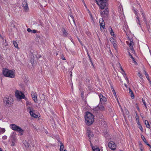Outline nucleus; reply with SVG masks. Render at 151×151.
<instances>
[{"mask_svg": "<svg viewBox=\"0 0 151 151\" xmlns=\"http://www.w3.org/2000/svg\"><path fill=\"white\" fill-rule=\"evenodd\" d=\"M124 85L125 86V87H126L127 88V85H126V84L124 83Z\"/></svg>", "mask_w": 151, "mask_h": 151, "instance_id": "nucleus-59", "label": "nucleus"}, {"mask_svg": "<svg viewBox=\"0 0 151 151\" xmlns=\"http://www.w3.org/2000/svg\"><path fill=\"white\" fill-rule=\"evenodd\" d=\"M87 134L90 139L91 140V139L93 138V133L90 132V131H88L87 132Z\"/></svg>", "mask_w": 151, "mask_h": 151, "instance_id": "nucleus-17", "label": "nucleus"}, {"mask_svg": "<svg viewBox=\"0 0 151 151\" xmlns=\"http://www.w3.org/2000/svg\"><path fill=\"white\" fill-rule=\"evenodd\" d=\"M13 22H14L13 21H12V22H11V26L13 27H15V26L13 24Z\"/></svg>", "mask_w": 151, "mask_h": 151, "instance_id": "nucleus-42", "label": "nucleus"}, {"mask_svg": "<svg viewBox=\"0 0 151 151\" xmlns=\"http://www.w3.org/2000/svg\"><path fill=\"white\" fill-rule=\"evenodd\" d=\"M108 14V11L107 9H105L103 12H101V15L102 17H105L107 16Z\"/></svg>", "mask_w": 151, "mask_h": 151, "instance_id": "nucleus-14", "label": "nucleus"}, {"mask_svg": "<svg viewBox=\"0 0 151 151\" xmlns=\"http://www.w3.org/2000/svg\"><path fill=\"white\" fill-rule=\"evenodd\" d=\"M145 123L147 127L148 128H150V125L148 121L146 120L145 122Z\"/></svg>", "mask_w": 151, "mask_h": 151, "instance_id": "nucleus-22", "label": "nucleus"}, {"mask_svg": "<svg viewBox=\"0 0 151 151\" xmlns=\"http://www.w3.org/2000/svg\"><path fill=\"white\" fill-rule=\"evenodd\" d=\"M119 107H120V108H122V107H121V106L120 104H119Z\"/></svg>", "mask_w": 151, "mask_h": 151, "instance_id": "nucleus-61", "label": "nucleus"}, {"mask_svg": "<svg viewBox=\"0 0 151 151\" xmlns=\"http://www.w3.org/2000/svg\"><path fill=\"white\" fill-rule=\"evenodd\" d=\"M138 127L140 129L141 131H142L143 129L141 125L140 124H139V125Z\"/></svg>", "mask_w": 151, "mask_h": 151, "instance_id": "nucleus-40", "label": "nucleus"}, {"mask_svg": "<svg viewBox=\"0 0 151 151\" xmlns=\"http://www.w3.org/2000/svg\"><path fill=\"white\" fill-rule=\"evenodd\" d=\"M141 138L143 140V141L145 143H147V142L145 138V137L143 135H141Z\"/></svg>", "mask_w": 151, "mask_h": 151, "instance_id": "nucleus-27", "label": "nucleus"}, {"mask_svg": "<svg viewBox=\"0 0 151 151\" xmlns=\"http://www.w3.org/2000/svg\"><path fill=\"white\" fill-rule=\"evenodd\" d=\"M119 65L121 66V70L122 71H123V73H124V74L125 75V73L124 72V70H123V69H122V67L121 66L120 64L119 63Z\"/></svg>", "mask_w": 151, "mask_h": 151, "instance_id": "nucleus-47", "label": "nucleus"}, {"mask_svg": "<svg viewBox=\"0 0 151 151\" xmlns=\"http://www.w3.org/2000/svg\"><path fill=\"white\" fill-rule=\"evenodd\" d=\"M109 31L110 32L111 35L113 36L114 35V33L111 27H110L109 29Z\"/></svg>", "mask_w": 151, "mask_h": 151, "instance_id": "nucleus-28", "label": "nucleus"}, {"mask_svg": "<svg viewBox=\"0 0 151 151\" xmlns=\"http://www.w3.org/2000/svg\"><path fill=\"white\" fill-rule=\"evenodd\" d=\"M3 73L4 76L7 77L14 78L15 76L14 70L12 71L5 69L3 70Z\"/></svg>", "mask_w": 151, "mask_h": 151, "instance_id": "nucleus-2", "label": "nucleus"}, {"mask_svg": "<svg viewBox=\"0 0 151 151\" xmlns=\"http://www.w3.org/2000/svg\"><path fill=\"white\" fill-rule=\"evenodd\" d=\"M88 56H89V58L90 59V62H91V63H92V64L93 65L92 60H91L90 56L89 55H88Z\"/></svg>", "mask_w": 151, "mask_h": 151, "instance_id": "nucleus-50", "label": "nucleus"}, {"mask_svg": "<svg viewBox=\"0 0 151 151\" xmlns=\"http://www.w3.org/2000/svg\"><path fill=\"white\" fill-rule=\"evenodd\" d=\"M134 12L135 13V14L137 16L136 18L137 19V22L138 24H139L140 25V22L139 20V17L138 16V14H137V11L135 10H134Z\"/></svg>", "mask_w": 151, "mask_h": 151, "instance_id": "nucleus-18", "label": "nucleus"}, {"mask_svg": "<svg viewBox=\"0 0 151 151\" xmlns=\"http://www.w3.org/2000/svg\"><path fill=\"white\" fill-rule=\"evenodd\" d=\"M128 54L129 55V56H130L131 58L132 59V60L133 61V62L134 63H135V64H136L137 63V62L135 61L134 58L132 56V55H131V53H130L129 52H128Z\"/></svg>", "mask_w": 151, "mask_h": 151, "instance_id": "nucleus-20", "label": "nucleus"}, {"mask_svg": "<svg viewBox=\"0 0 151 151\" xmlns=\"http://www.w3.org/2000/svg\"><path fill=\"white\" fill-rule=\"evenodd\" d=\"M93 151H100L99 149L98 148H95L94 147H92Z\"/></svg>", "mask_w": 151, "mask_h": 151, "instance_id": "nucleus-33", "label": "nucleus"}, {"mask_svg": "<svg viewBox=\"0 0 151 151\" xmlns=\"http://www.w3.org/2000/svg\"><path fill=\"white\" fill-rule=\"evenodd\" d=\"M3 101L4 104L7 106H9L13 104V99L11 96L4 98Z\"/></svg>", "mask_w": 151, "mask_h": 151, "instance_id": "nucleus-4", "label": "nucleus"}, {"mask_svg": "<svg viewBox=\"0 0 151 151\" xmlns=\"http://www.w3.org/2000/svg\"><path fill=\"white\" fill-rule=\"evenodd\" d=\"M138 75L140 78H142V76L139 72L138 73Z\"/></svg>", "mask_w": 151, "mask_h": 151, "instance_id": "nucleus-37", "label": "nucleus"}, {"mask_svg": "<svg viewBox=\"0 0 151 151\" xmlns=\"http://www.w3.org/2000/svg\"><path fill=\"white\" fill-rule=\"evenodd\" d=\"M58 55V53H56V55Z\"/></svg>", "mask_w": 151, "mask_h": 151, "instance_id": "nucleus-63", "label": "nucleus"}, {"mask_svg": "<svg viewBox=\"0 0 151 151\" xmlns=\"http://www.w3.org/2000/svg\"><path fill=\"white\" fill-rule=\"evenodd\" d=\"M110 41L112 44H114V43H116L115 42H116L115 40L113 37H112L110 39Z\"/></svg>", "mask_w": 151, "mask_h": 151, "instance_id": "nucleus-32", "label": "nucleus"}, {"mask_svg": "<svg viewBox=\"0 0 151 151\" xmlns=\"http://www.w3.org/2000/svg\"><path fill=\"white\" fill-rule=\"evenodd\" d=\"M141 12H142V16L143 17L144 21L145 22H146V19H145V14H144V13L143 12H142V11H141Z\"/></svg>", "mask_w": 151, "mask_h": 151, "instance_id": "nucleus-31", "label": "nucleus"}, {"mask_svg": "<svg viewBox=\"0 0 151 151\" xmlns=\"http://www.w3.org/2000/svg\"><path fill=\"white\" fill-rule=\"evenodd\" d=\"M109 147L112 150H115L116 147V145L115 143L113 141L109 142L108 144Z\"/></svg>", "mask_w": 151, "mask_h": 151, "instance_id": "nucleus-8", "label": "nucleus"}, {"mask_svg": "<svg viewBox=\"0 0 151 151\" xmlns=\"http://www.w3.org/2000/svg\"><path fill=\"white\" fill-rule=\"evenodd\" d=\"M124 77L125 80L127 81V82L129 83V81L128 80L127 77L125 76H124Z\"/></svg>", "mask_w": 151, "mask_h": 151, "instance_id": "nucleus-46", "label": "nucleus"}, {"mask_svg": "<svg viewBox=\"0 0 151 151\" xmlns=\"http://www.w3.org/2000/svg\"><path fill=\"white\" fill-rule=\"evenodd\" d=\"M112 91H113V93L114 95L116 97V92L114 89H113V90H112Z\"/></svg>", "mask_w": 151, "mask_h": 151, "instance_id": "nucleus-43", "label": "nucleus"}, {"mask_svg": "<svg viewBox=\"0 0 151 151\" xmlns=\"http://www.w3.org/2000/svg\"><path fill=\"white\" fill-rule=\"evenodd\" d=\"M63 151H67L66 150H64Z\"/></svg>", "mask_w": 151, "mask_h": 151, "instance_id": "nucleus-64", "label": "nucleus"}, {"mask_svg": "<svg viewBox=\"0 0 151 151\" xmlns=\"http://www.w3.org/2000/svg\"><path fill=\"white\" fill-rule=\"evenodd\" d=\"M27 109L28 110H29V111H32L33 110H32V108L30 106H27Z\"/></svg>", "mask_w": 151, "mask_h": 151, "instance_id": "nucleus-36", "label": "nucleus"}, {"mask_svg": "<svg viewBox=\"0 0 151 151\" xmlns=\"http://www.w3.org/2000/svg\"><path fill=\"white\" fill-rule=\"evenodd\" d=\"M15 96L18 99H27L26 98H25V96L23 93L18 90H17L15 93Z\"/></svg>", "mask_w": 151, "mask_h": 151, "instance_id": "nucleus-6", "label": "nucleus"}, {"mask_svg": "<svg viewBox=\"0 0 151 151\" xmlns=\"http://www.w3.org/2000/svg\"><path fill=\"white\" fill-rule=\"evenodd\" d=\"M99 7L102 9H104L106 6V0H96Z\"/></svg>", "mask_w": 151, "mask_h": 151, "instance_id": "nucleus-3", "label": "nucleus"}, {"mask_svg": "<svg viewBox=\"0 0 151 151\" xmlns=\"http://www.w3.org/2000/svg\"><path fill=\"white\" fill-rule=\"evenodd\" d=\"M31 96L35 103L37 102V95L36 92H32L31 93Z\"/></svg>", "mask_w": 151, "mask_h": 151, "instance_id": "nucleus-9", "label": "nucleus"}, {"mask_svg": "<svg viewBox=\"0 0 151 151\" xmlns=\"http://www.w3.org/2000/svg\"><path fill=\"white\" fill-rule=\"evenodd\" d=\"M98 109L99 110L103 111L105 110V108L104 106L100 104L95 108V110H97Z\"/></svg>", "mask_w": 151, "mask_h": 151, "instance_id": "nucleus-10", "label": "nucleus"}, {"mask_svg": "<svg viewBox=\"0 0 151 151\" xmlns=\"http://www.w3.org/2000/svg\"><path fill=\"white\" fill-rule=\"evenodd\" d=\"M113 45V46L115 50H116V48H117V45L116 43H114V44H112Z\"/></svg>", "mask_w": 151, "mask_h": 151, "instance_id": "nucleus-35", "label": "nucleus"}, {"mask_svg": "<svg viewBox=\"0 0 151 151\" xmlns=\"http://www.w3.org/2000/svg\"><path fill=\"white\" fill-rule=\"evenodd\" d=\"M129 93L131 94V96L132 99L134 98V96L133 93L130 88H129Z\"/></svg>", "mask_w": 151, "mask_h": 151, "instance_id": "nucleus-19", "label": "nucleus"}, {"mask_svg": "<svg viewBox=\"0 0 151 151\" xmlns=\"http://www.w3.org/2000/svg\"><path fill=\"white\" fill-rule=\"evenodd\" d=\"M144 73L145 74V75L146 76V77L147 78V79H148V80L149 79H150L149 77V75H148V74L145 71V70H144Z\"/></svg>", "mask_w": 151, "mask_h": 151, "instance_id": "nucleus-30", "label": "nucleus"}, {"mask_svg": "<svg viewBox=\"0 0 151 151\" xmlns=\"http://www.w3.org/2000/svg\"><path fill=\"white\" fill-rule=\"evenodd\" d=\"M137 124L138 125V126L139 125V124H140L139 122V120H138V121L137 122Z\"/></svg>", "mask_w": 151, "mask_h": 151, "instance_id": "nucleus-51", "label": "nucleus"}, {"mask_svg": "<svg viewBox=\"0 0 151 151\" xmlns=\"http://www.w3.org/2000/svg\"><path fill=\"white\" fill-rule=\"evenodd\" d=\"M29 112L30 115L34 118H37L39 116V115L35 114L34 112V111H29Z\"/></svg>", "mask_w": 151, "mask_h": 151, "instance_id": "nucleus-16", "label": "nucleus"}, {"mask_svg": "<svg viewBox=\"0 0 151 151\" xmlns=\"http://www.w3.org/2000/svg\"><path fill=\"white\" fill-rule=\"evenodd\" d=\"M13 44L14 45V47L16 48H18V44H17V43L16 41H13Z\"/></svg>", "mask_w": 151, "mask_h": 151, "instance_id": "nucleus-26", "label": "nucleus"}, {"mask_svg": "<svg viewBox=\"0 0 151 151\" xmlns=\"http://www.w3.org/2000/svg\"><path fill=\"white\" fill-rule=\"evenodd\" d=\"M7 137L6 136H4L2 137V138L4 139H6Z\"/></svg>", "mask_w": 151, "mask_h": 151, "instance_id": "nucleus-49", "label": "nucleus"}, {"mask_svg": "<svg viewBox=\"0 0 151 151\" xmlns=\"http://www.w3.org/2000/svg\"><path fill=\"white\" fill-rule=\"evenodd\" d=\"M121 111H122V113H123V116H124V117H125V115L124 114V111H123V109H122V108H121Z\"/></svg>", "mask_w": 151, "mask_h": 151, "instance_id": "nucleus-48", "label": "nucleus"}, {"mask_svg": "<svg viewBox=\"0 0 151 151\" xmlns=\"http://www.w3.org/2000/svg\"><path fill=\"white\" fill-rule=\"evenodd\" d=\"M22 7L24 11L25 12H27L29 10V8L28 4L26 0H24L22 2Z\"/></svg>", "mask_w": 151, "mask_h": 151, "instance_id": "nucleus-7", "label": "nucleus"}, {"mask_svg": "<svg viewBox=\"0 0 151 151\" xmlns=\"http://www.w3.org/2000/svg\"><path fill=\"white\" fill-rule=\"evenodd\" d=\"M148 80L150 84V86H151V81L150 80V79H149Z\"/></svg>", "mask_w": 151, "mask_h": 151, "instance_id": "nucleus-54", "label": "nucleus"}, {"mask_svg": "<svg viewBox=\"0 0 151 151\" xmlns=\"http://www.w3.org/2000/svg\"><path fill=\"white\" fill-rule=\"evenodd\" d=\"M40 98H43L44 99L45 98V96L43 94L41 95Z\"/></svg>", "mask_w": 151, "mask_h": 151, "instance_id": "nucleus-45", "label": "nucleus"}, {"mask_svg": "<svg viewBox=\"0 0 151 151\" xmlns=\"http://www.w3.org/2000/svg\"><path fill=\"white\" fill-rule=\"evenodd\" d=\"M147 145L148 146H149L150 147H151V146H150V145L149 144H148V143H147Z\"/></svg>", "mask_w": 151, "mask_h": 151, "instance_id": "nucleus-56", "label": "nucleus"}, {"mask_svg": "<svg viewBox=\"0 0 151 151\" xmlns=\"http://www.w3.org/2000/svg\"><path fill=\"white\" fill-rule=\"evenodd\" d=\"M117 102H118V105H119V104H120V103H119V101L118 100V98H117Z\"/></svg>", "mask_w": 151, "mask_h": 151, "instance_id": "nucleus-52", "label": "nucleus"}, {"mask_svg": "<svg viewBox=\"0 0 151 151\" xmlns=\"http://www.w3.org/2000/svg\"><path fill=\"white\" fill-rule=\"evenodd\" d=\"M69 21L71 24H75V22L74 20V19L73 16L70 15L69 17Z\"/></svg>", "mask_w": 151, "mask_h": 151, "instance_id": "nucleus-13", "label": "nucleus"}, {"mask_svg": "<svg viewBox=\"0 0 151 151\" xmlns=\"http://www.w3.org/2000/svg\"><path fill=\"white\" fill-rule=\"evenodd\" d=\"M126 42L127 43V44L130 47V49L131 50V52H132L133 53H134V52H135L134 51L133 49V47L132 45V44L133 43V42L131 41H130V43H129L128 41H127Z\"/></svg>", "mask_w": 151, "mask_h": 151, "instance_id": "nucleus-11", "label": "nucleus"}, {"mask_svg": "<svg viewBox=\"0 0 151 151\" xmlns=\"http://www.w3.org/2000/svg\"><path fill=\"white\" fill-rule=\"evenodd\" d=\"M99 98L100 100V102L101 103H105L106 101V98L105 97L103 96L101 94L99 95Z\"/></svg>", "mask_w": 151, "mask_h": 151, "instance_id": "nucleus-12", "label": "nucleus"}, {"mask_svg": "<svg viewBox=\"0 0 151 151\" xmlns=\"http://www.w3.org/2000/svg\"><path fill=\"white\" fill-rule=\"evenodd\" d=\"M142 102L143 103L144 105L145 106V107L146 108H147L146 103L145 102V101L143 100V99H142Z\"/></svg>", "mask_w": 151, "mask_h": 151, "instance_id": "nucleus-38", "label": "nucleus"}, {"mask_svg": "<svg viewBox=\"0 0 151 151\" xmlns=\"http://www.w3.org/2000/svg\"><path fill=\"white\" fill-rule=\"evenodd\" d=\"M64 145L62 143H60V151H64Z\"/></svg>", "mask_w": 151, "mask_h": 151, "instance_id": "nucleus-25", "label": "nucleus"}, {"mask_svg": "<svg viewBox=\"0 0 151 151\" xmlns=\"http://www.w3.org/2000/svg\"><path fill=\"white\" fill-rule=\"evenodd\" d=\"M26 104L27 106H30L32 105V103L31 102L28 100H27L26 101Z\"/></svg>", "mask_w": 151, "mask_h": 151, "instance_id": "nucleus-23", "label": "nucleus"}, {"mask_svg": "<svg viewBox=\"0 0 151 151\" xmlns=\"http://www.w3.org/2000/svg\"><path fill=\"white\" fill-rule=\"evenodd\" d=\"M27 31L28 32H30L32 33H35L36 32L37 30H32L30 28H28Z\"/></svg>", "mask_w": 151, "mask_h": 151, "instance_id": "nucleus-21", "label": "nucleus"}, {"mask_svg": "<svg viewBox=\"0 0 151 151\" xmlns=\"http://www.w3.org/2000/svg\"><path fill=\"white\" fill-rule=\"evenodd\" d=\"M150 147V148L149 150L150 151H151V147Z\"/></svg>", "mask_w": 151, "mask_h": 151, "instance_id": "nucleus-62", "label": "nucleus"}, {"mask_svg": "<svg viewBox=\"0 0 151 151\" xmlns=\"http://www.w3.org/2000/svg\"><path fill=\"white\" fill-rule=\"evenodd\" d=\"M139 147L140 150H143V147H142V145L141 144H139Z\"/></svg>", "mask_w": 151, "mask_h": 151, "instance_id": "nucleus-44", "label": "nucleus"}, {"mask_svg": "<svg viewBox=\"0 0 151 151\" xmlns=\"http://www.w3.org/2000/svg\"><path fill=\"white\" fill-rule=\"evenodd\" d=\"M63 33L64 36H67V33L65 30H63Z\"/></svg>", "mask_w": 151, "mask_h": 151, "instance_id": "nucleus-34", "label": "nucleus"}, {"mask_svg": "<svg viewBox=\"0 0 151 151\" xmlns=\"http://www.w3.org/2000/svg\"><path fill=\"white\" fill-rule=\"evenodd\" d=\"M78 40L79 41V42L81 43V42L80 41V40L78 38Z\"/></svg>", "mask_w": 151, "mask_h": 151, "instance_id": "nucleus-57", "label": "nucleus"}, {"mask_svg": "<svg viewBox=\"0 0 151 151\" xmlns=\"http://www.w3.org/2000/svg\"><path fill=\"white\" fill-rule=\"evenodd\" d=\"M23 142L26 147H28L29 146V144L25 140H23Z\"/></svg>", "mask_w": 151, "mask_h": 151, "instance_id": "nucleus-24", "label": "nucleus"}, {"mask_svg": "<svg viewBox=\"0 0 151 151\" xmlns=\"http://www.w3.org/2000/svg\"><path fill=\"white\" fill-rule=\"evenodd\" d=\"M85 123L88 125H91L94 121V116L91 113L86 112L85 116Z\"/></svg>", "mask_w": 151, "mask_h": 151, "instance_id": "nucleus-1", "label": "nucleus"}, {"mask_svg": "<svg viewBox=\"0 0 151 151\" xmlns=\"http://www.w3.org/2000/svg\"><path fill=\"white\" fill-rule=\"evenodd\" d=\"M125 114L127 115H128L129 114V112L127 109H125Z\"/></svg>", "mask_w": 151, "mask_h": 151, "instance_id": "nucleus-39", "label": "nucleus"}, {"mask_svg": "<svg viewBox=\"0 0 151 151\" xmlns=\"http://www.w3.org/2000/svg\"><path fill=\"white\" fill-rule=\"evenodd\" d=\"M117 102H118V105H119V104H120V103H119V101L118 100V98H117Z\"/></svg>", "mask_w": 151, "mask_h": 151, "instance_id": "nucleus-53", "label": "nucleus"}, {"mask_svg": "<svg viewBox=\"0 0 151 151\" xmlns=\"http://www.w3.org/2000/svg\"><path fill=\"white\" fill-rule=\"evenodd\" d=\"M99 23L101 28V27L104 28L105 27V23L102 18H101L99 19Z\"/></svg>", "mask_w": 151, "mask_h": 151, "instance_id": "nucleus-15", "label": "nucleus"}, {"mask_svg": "<svg viewBox=\"0 0 151 151\" xmlns=\"http://www.w3.org/2000/svg\"><path fill=\"white\" fill-rule=\"evenodd\" d=\"M5 129L0 128V134L4 133L5 132Z\"/></svg>", "mask_w": 151, "mask_h": 151, "instance_id": "nucleus-29", "label": "nucleus"}, {"mask_svg": "<svg viewBox=\"0 0 151 151\" xmlns=\"http://www.w3.org/2000/svg\"><path fill=\"white\" fill-rule=\"evenodd\" d=\"M14 142L12 143V144L11 145V146H14Z\"/></svg>", "mask_w": 151, "mask_h": 151, "instance_id": "nucleus-55", "label": "nucleus"}, {"mask_svg": "<svg viewBox=\"0 0 151 151\" xmlns=\"http://www.w3.org/2000/svg\"><path fill=\"white\" fill-rule=\"evenodd\" d=\"M10 125L13 130L19 132L21 135L23 134L24 130L21 127L15 124H12Z\"/></svg>", "mask_w": 151, "mask_h": 151, "instance_id": "nucleus-5", "label": "nucleus"}, {"mask_svg": "<svg viewBox=\"0 0 151 151\" xmlns=\"http://www.w3.org/2000/svg\"><path fill=\"white\" fill-rule=\"evenodd\" d=\"M89 141H90V144H91V146H92V143H91V140H89Z\"/></svg>", "mask_w": 151, "mask_h": 151, "instance_id": "nucleus-60", "label": "nucleus"}, {"mask_svg": "<svg viewBox=\"0 0 151 151\" xmlns=\"http://www.w3.org/2000/svg\"><path fill=\"white\" fill-rule=\"evenodd\" d=\"M61 58L63 60H65V58L63 54H62L61 56Z\"/></svg>", "mask_w": 151, "mask_h": 151, "instance_id": "nucleus-41", "label": "nucleus"}, {"mask_svg": "<svg viewBox=\"0 0 151 151\" xmlns=\"http://www.w3.org/2000/svg\"><path fill=\"white\" fill-rule=\"evenodd\" d=\"M3 43L4 44V45H7L6 43L5 44V43H4V40L3 41Z\"/></svg>", "mask_w": 151, "mask_h": 151, "instance_id": "nucleus-58", "label": "nucleus"}]
</instances>
